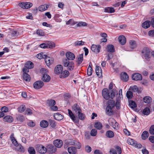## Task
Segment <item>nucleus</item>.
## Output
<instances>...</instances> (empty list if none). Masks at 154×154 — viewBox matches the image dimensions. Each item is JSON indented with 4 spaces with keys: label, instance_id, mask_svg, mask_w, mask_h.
I'll list each match as a JSON object with an SVG mask.
<instances>
[{
    "label": "nucleus",
    "instance_id": "obj_2",
    "mask_svg": "<svg viewBox=\"0 0 154 154\" xmlns=\"http://www.w3.org/2000/svg\"><path fill=\"white\" fill-rule=\"evenodd\" d=\"M63 66L67 68V69L70 71L74 69V63L73 61H69L66 59H63Z\"/></svg>",
    "mask_w": 154,
    "mask_h": 154
},
{
    "label": "nucleus",
    "instance_id": "obj_30",
    "mask_svg": "<svg viewBox=\"0 0 154 154\" xmlns=\"http://www.w3.org/2000/svg\"><path fill=\"white\" fill-rule=\"evenodd\" d=\"M14 134H12L10 136V139L12 142L16 146H17L18 145V144L17 142V141L16 140L15 138L14 137Z\"/></svg>",
    "mask_w": 154,
    "mask_h": 154
},
{
    "label": "nucleus",
    "instance_id": "obj_53",
    "mask_svg": "<svg viewBox=\"0 0 154 154\" xmlns=\"http://www.w3.org/2000/svg\"><path fill=\"white\" fill-rule=\"evenodd\" d=\"M17 147L18 150L19 151L22 152H24V149L21 145L19 144Z\"/></svg>",
    "mask_w": 154,
    "mask_h": 154
},
{
    "label": "nucleus",
    "instance_id": "obj_17",
    "mask_svg": "<svg viewBox=\"0 0 154 154\" xmlns=\"http://www.w3.org/2000/svg\"><path fill=\"white\" fill-rule=\"evenodd\" d=\"M45 59L46 65L48 66L53 62V60L50 57L47 56H46Z\"/></svg>",
    "mask_w": 154,
    "mask_h": 154
},
{
    "label": "nucleus",
    "instance_id": "obj_40",
    "mask_svg": "<svg viewBox=\"0 0 154 154\" xmlns=\"http://www.w3.org/2000/svg\"><path fill=\"white\" fill-rule=\"evenodd\" d=\"M107 106H109L112 107H113L115 106V102L112 100H109L107 102Z\"/></svg>",
    "mask_w": 154,
    "mask_h": 154
},
{
    "label": "nucleus",
    "instance_id": "obj_20",
    "mask_svg": "<svg viewBox=\"0 0 154 154\" xmlns=\"http://www.w3.org/2000/svg\"><path fill=\"white\" fill-rule=\"evenodd\" d=\"M72 109L73 111L78 113L81 112L82 111L80 107L77 104H74L72 106Z\"/></svg>",
    "mask_w": 154,
    "mask_h": 154
},
{
    "label": "nucleus",
    "instance_id": "obj_24",
    "mask_svg": "<svg viewBox=\"0 0 154 154\" xmlns=\"http://www.w3.org/2000/svg\"><path fill=\"white\" fill-rule=\"evenodd\" d=\"M119 41L120 43L122 45H124L126 42V39L125 37L121 35L119 38Z\"/></svg>",
    "mask_w": 154,
    "mask_h": 154
},
{
    "label": "nucleus",
    "instance_id": "obj_36",
    "mask_svg": "<svg viewBox=\"0 0 154 154\" xmlns=\"http://www.w3.org/2000/svg\"><path fill=\"white\" fill-rule=\"evenodd\" d=\"M106 136L108 137L112 138L114 137V134L113 131L109 130L106 131Z\"/></svg>",
    "mask_w": 154,
    "mask_h": 154
},
{
    "label": "nucleus",
    "instance_id": "obj_54",
    "mask_svg": "<svg viewBox=\"0 0 154 154\" xmlns=\"http://www.w3.org/2000/svg\"><path fill=\"white\" fill-rule=\"evenodd\" d=\"M77 25L78 26H86L87 25V24L85 22H79Z\"/></svg>",
    "mask_w": 154,
    "mask_h": 154
},
{
    "label": "nucleus",
    "instance_id": "obj_35",
    "mask_svg": "<svg viewBox=\"0 0 154 154\" xmlns=\"http://www.w3.org/2000/svg\"><path fill=\"white\" fill-rule=\"evenodd\" d=\"M25 66L27 68L31 69L34 67V64L32 62L28 61L26 63Z\"/></svg>",
    "mask_w": 154,
    "mask_h": 154
},
{
    "label": "nucleus",
    "instance_id": "obj_58",
    "mask_svg": "<svg viewBox=\"0 0 154 154\" xmlns=\"http://www.w3.org/2000/svg\"><path fill=\"white\" fill-rule=\"evenodd\" d=\"M92 73V68L88 67L87 70V74L89 76H91Z\"/></svg>",
    "mask_w": 154,
    "mask_h": 154
},
{
    "label": "nucleus",
    "instance_id": "obj_13",
    "mask_svg": "<svg viewBox=\"0 0 154 154\" xmlns=\"http://www.w3.org/2000/svg\"><path fill=\"white\" fill-rule=\"evenodd\" d=\"M68 111L69 116H70V118L74 122L76 123H78V119L77 120L76 119L74 115L72 113V112L69 109H68Z\"/></svg>",
    "mask_w": 154,
    "mask_h": 154
},
{
    "label": "nucleus",
    "instance_id": "obj_38",
    "mask_svg": "<svg viewBox=\"0 0 154 154\" xmlns=\"http://www.w3.org/2000/svg\"><path fill=\"white\" fill-rule=\"evenodd\" d=\"M144 102L147 103H150L152 102V99L151 97L149 96H146L143 98Z\"/></svg>",
    "mask_w": 154,
    "mask_h": 154
},
{
    "label": "nucleus",
    "instance_id": "obj_45",
    "mask_svg": "<svg viewBox=\"0 0 154 154\" xmlns=\"http://www.w3.org/2000/svg\"><path fill=\"white\" fill-rule=\"evenodd\" d=\"M129 105L130 107L132 109L135 108L137 107V105L133 101L129 102Z\"/></svg>",
    "mask_w": 154,
    "mask_h": 154
},
{
    "label": "nucleus",
    "instance_id": "obj_12",
    "mask_svg": "<svg viewBox=\"0 0 154 154\" xmlns=\"http://www.w3.org/2000/svg\"><path fill=\"white\" fill-rule=\"evenodd\" d=\"M53 143L55 146L58 148L61 147L63 144L62 141L59 139H57L54 140Z\"/></svg>",
    "mask_w": 154,
    "mask_h": 154
},
{
    "label": "nucleus",
    "instance_id": "obj_10",
    "mask_svg": "<svg viewBox=\"0 0 154 154\" xmlns=\"http://www.w3.org/2000/svg\"><path fill=\"white\" fill-rule=\"evenodd\" d=\"M142 78V75L139 73H135L132 75V79L133 80H141Z\"/></svg>",
    "mask_w": 154,
    "mask_h": 154
},
{
    "label": "nucleus",
    "instance_id": "obj_22",
    "mask_svg": "<svg viewBox=\"0 0 154 154\" xmlns=\"http://www.w3.org/2000/svg\"><path fill=\"white\" fill-rule=\"evenodd\" d=\"M130 89L133 92H137L138 93H140L141 90V89H139L137 87L136 85H134L133 86L130 87Z\"/></svg>",
    "mask_w": 154,
    "mask_h": 154
},
{
    "label": "nucleus",
    "instance_id": "obj_1",
    "mask_svg": "<svg viewBox=\"0 0 154 154\" xmlns=\"http://www.w3.org/2000/svg\"><path fill=\"white\" fill-rule=\"evenodd\" d=\"M102 94L105 99L108 100L109 98L113 99L115 96L116 92L113 90L110 91L107 88H105L102 90Z\"/></svg>",
    "mask_w": 154,
    "mask_h": 154
},
{
    "label": "nucleus",
    "instance_id": "obj_31",
    "mask_svg": "<svg viewBox=\"0 0 154 154\" xmlns=\"http://www.w3.org/2000/svg\"><path fill=\"white\" fill-rule=\"evenodd\" d=\"M23 80L26 82H29L31 79L30 75L27 73H23Z\"/></svg>",
    "mask_w": 154,
    "mask_h": 154
},
{
    "label": "nucleus",
    "instance_id": "obj_5",
    "mask_svg": "<svg viewBox=\"0 0 154 154\" xmlns=\"http://www.w3.org/2000/svg\"><path fill=\"white\" fill-rule=\"evenodd\" d=\"M36 149L39 153L41 154L45 153L47 151L46 148L41 145H37Z\"/></svg>",
    "mask_w": 154,
    "mask_h": 154
},
{
    "label": "nucleus",
    "instance_id": "obj_27",
    "mask_svg": "<svg viewBox=\"0 0 154 154\" xmlns=\"http://www.w3.org/2000/svg\"><path fill=\"white\" fill-rule=\"evenodd\" d=\"M49 123L46 121L43 120L41 121L40 122V126L42 128H47L48 125Z\"/></svg>",
    "mask_w": 154,
    "mask_h": 154
},
{
    "label": "nucleus",
    "instance_id": "obj_7",
    "mask_svg": "<svg viewBox=\"0 0 154 154\" xmlns=\"http://www.w3.org/2000/svg\"><path fill=\"white\" fill-rule=\"evenodd\" d=\"M44 85V83L42 81H38L34 82L33 85L35 89H38L42 88Z\"/></svg>",
    "mask_w": 154,
    "mask_h": 154
},
{
    "label": "nucleus",
    "instance_id": "obj_61",
    "mask_svg": "<svg viewBox=\"0 0 154 154\" xmlns=\"http://www.w3.org/2000/svg\"><path fill=\"white\" fill-rule=\"evenodd\" d=\"M81 112H79L78 113V117L81 120H83L84 119V115L81 113Z\"/></svg>",
    "mask_w": 154,
    "mask_h": 154
},
{
    "label": "nucleus",
    "instance_id": "obj_8",
    "mask_svg": "<svg viewBox=\"0 0 154 154\" xmlns=\"http://www.w3.org/2000/svg\"><path fill=\"white\" fill-rule=\"evenodd\" d=\"M101 48V46L100 45H92L91 47V50L92 51L97 53H99Z\"/></svg>",
    "mask_w": 154,
    "mask_h": 154
},
{
    "label": "nucleus",
    "instance_id": "obj_29",
    "mask_svg": "<svg viewBox=\"0 0 154 154\" xmlns=\"http://www.w3.org/2000/svg\"><path fill=\"white\" fill-rule=\"evenodd\" d=\"M104 12L108 13H113L115 12V10L112 7H106L104 8Z\"/></svg>",
    "mask_w": 154,
    "mask_h": 154
},
{
    "label": "nucleus",
    "instance_id": "obj_52",
    "mask_svg": "<svg viewBox=\"0 0 154 154\" xmlns=\"http://www.w3.org/2000/svg\"><path fill=\"white\" fill-rule=\"evenodd\" d=\"M25 6V9H28L31 7L32 4L30 2H25L24 4Z\"/></svg>",
    "mask_w": 154,
    "mask_h": 154
},
{
    "label": "nucleus",
    "instance_id": "obj_18",
    "mask_svg": "<svg viewBox=\"0 0 154 154\" xmlns=\"http://www.w3.org/2000/svg\"><path fill=\"white\" fill-rule=\"evenodd\" d=\"M130 49L128 50V51H132V50L135 48L136 47V44L135 41L133 40H131L129 41Z\"/></svg>",
    "mask_w": 154,
    "mask_h": 154
},
{
    "label": "nucleus",
    "instance_id": "obj_44",
    "mask_svg": "<svg viewBox=\"0 0 154 154\" xmlns=\"http://www.w3.org/2000/svg\"><path fill=\"white\" fill-rule=\"evenodd\" d=\"M48 123L50 125L52 128H54L56 125V123L54 120H49Z\"/></svg>",
    "mask_w": 154,
    "mask_h": 154
},
{
    "label": "nucleus",
    "instance_id": "obj_11",
    "mask_svg": "<svg viewBox=\"0 0 154 154\" xmlns=\"http://www.w3.org/2000/svg\"><path fill=\"white\" fill-rule=\"evenodd\" d=\"M63 70V67L62 65H57L54 69V72L56 74H59L61 73Z\"/></svg>",
    "mask_w": 154,
    "mask_h": 154
},
{
    "label": "nucleus",
    "instance_id": "obj_50",
    "mask_svg": "<svg viewBox=\"0 0 154 154\" xmlns=\"http://www.w3.org/2000/svg\"><path fill=\"white\" fill-rule=\"evenodd\" d=\"M126 96L128 99L131 98L133 97V93L132 91H128L126 93Z\"/></svg>",
    "mask_w": 154,
    "mask_h": 154
},
{
    "label": "nucleus",
    "instance_id": "obj_48",
    "mask_svg": "<svg viewBox=\"0 0 154 154\" xmlns=\"http://www.w3.org/2000/svg\"><path fill=\"white\" fill-rule=\"evenodd\" d=\"M46 55L44 54L43 53H41L37 55V57L38 59H41L42 58H45Z\"/></svg>",
    "mask_w": 154,
    "mask_h": 154
},
{
    "label": "nucleus",
    "instance_id": "obj_34",
    "mask_svg": "<svg viewBox=\"0 0 154 154\" xmlns=\"http://www.w3.org/2000/svg\"><path fill=\"white\" fill-rule=\"evenodd\" d=\"M83 54H82L79 55L77 57V62L79 64H80L82 62L83 59Z\"/></svg>",
    "mask_w": 154,
    "mask_h": 154
},
{
    "label": "nucleus",
    "instance_id": "obj_62",
    "mask_svg": "<svg viewBox=\"0 0 154 154\" xmlns=\"http://www.w3.org/2000/svg\"><path fill=\"white\" fill-rule=\"evenodd\" d=\"M84 44V42L82 41H77L74 43V45L76 46L77 45H82Z\"/></svg>",
    "mask_w": 154,
    "mask_h": 154
},
{
    "label": "nucleus",
    "instance_id": "obj_15",
    "mask_svg": "<svg viewBox=\"0 0 154 154\" xmlns=\"http://www.w3.org/2000/svg\"><path fill=\"white\" fill-rule=\"evenodd\" d=\"M129 76L126 73L122 72L121 74V79L124 82H126L128 81Z\"/></svg>",
    "mask_w": 154,
    "mask_h": 154
},
{
    "label": "nucleus",
    "instance_id": "obj_42",
    "mask_svg": "<svg viewBox=\"0 0 154 154\" xmlns=\"http://www.w3.org/2000/svg\"><path fill=\"white\" fill-rule=\"evenodd\" d=\"M120 99L121 97H119L116 99V103L115 104V105L117 109H119L120 106Z\"/></svg>",
    "mask_w": 154,
    "mask_h": 154
},
{
    "label": "nucleus",
    "instance_id": "obj_63",
    "mask_svg": "<svg viewBox=\"0 0 154 154\" xmlns=\"http://www.w3.org/2000/svg\"><path fill=\"white\" fill-rule=\"evenodd\" d=\"M25 113L28 115H31L32 114V111L30 109L27 108L25 111Z\"/></svg>",
    "mask_w": 154,
    "mask_h": 154
},
{
    "label": "nucleus",
    "instance_id": "obj_46",
    "mask_svg": "<svg viewBox=\"0 0 154 154\" xmlns=\"http://www.w3.org/2000/svg\"><path fill=\"white\" fill-rule=\"evenodd\" d=\"M143 114L144 115H148L150 113V109L149 108L146 107L143 110Z\"/></svg>",
    "mask_w": 154,
    "mask_h": 154
},
{
    "label": "nucleus",
    "instance_id": "obj_47",
    "mask_svg": "<svg viewBox=\"0 0 154 154\" xmlns=\"http://www.w3.org/2000/svg\"><path fill=\"white\" fill-rule=\"evenodd\" d=\"M28 152L30 154H35V151L34 148L32 147H29Z\"/></svg>",
    "mask_w": 154,
    "mask_h": 154
},
{
    "label": "nucleus",
    "instance_id": "obj_60",
    "mask_svg": "<svg viewBox=\"0 0 154 154\" xmlns=\"http://www.w3.org/2000/svg\"><path fill=\"white\" fill-rule=\"evenodd\" d=\"M1 111L3 113L4 112H6L8 111V109L7 107L6 106H3L1 108Z\"/></svg>",
    "mask_w": 154,
    "mask_h": 154
},
{
    "label": "nucleus",
    "instance_id": "obj_19",
    "mask_svg": "<svg viewBox=\"0 0 154 154\" xmlns=\"http://www.w3.org/2000/svg\"><path fill=\"white\" fill-rule=\"evenodd\" d=\"M68 151L69 154H75L77 152V150L75 147L71 146L68 148Z\"/></svg>",
    "mask_w": 154,
    "mask_h": 154
},
{
    "label": "nucleus",
    "instance_id": "obj_51",
    "mask_svg": "<svg viewBox=\"0 0 154 154\" xmlns=\"http://www.w3.org/2000/svg\"><path fill=\"white\" fill-rule=\"evenodd\" d=\"M127 142L128 144L134 146L136 142L131 139H129L128 140Z\"/></svg>",
    "mask_w": 154,
    "mask_h": 154
},
{
    "label": "nucleus",
    "instance_id": "obj_43",
    "mask_svg": "<svg viewBox=\"0 0 154 154\" xmlns=\"http://www.w3.org/2000/svg\"><path fill=\"white\" fill-rule=\"evenodd\" d=\"M149 135L148 132L146 131H144L141 135L142 138L143 140H145L147 138Z\"/></svg>",
    "mask_w": 154,
    "mask_h": 154
},
{
    "label": "nucleus",
    "instance_id": "obj_32",
    "mask_svg": "<svg viewBox=\"0 0 154 154\" xmlns=\"http://www.w3.org/2000/svg\"><path fill=\"white\" fill-rule=\"evenodd\" d=\"M4 121L7 122H11L13 121V119L12 117L9 116H5L4 118Z\"/></svg>",
    "mask_w": 154,
    "mask_h": 154
},
{
    "label": "nucleus",
    "instance_id": "obj_26",
    "mask_svg": "<svg viewBox=\"0 0 154 154\" xmlns=\"http://www.w3.org/2000/svg\"><path fill=\"white\" fill-rule=\"evenodd\" d=\"M54 117L56 120L58 121L61 120L63 119V117L62 115L59 113L54 114Z\"/></svg>",
    "mask_w": 154,
    "mask_h": 154
},
{
    "label": "nucleus",
    "instance_id": "obj_21",
    "mask_svg": "<svg viewBox=\"0 0 154 154\" xmlns=\"http://www.w3.org/2000/svg\"><path fill=\"white\" fill-rule=\"evenodd\" d=\"M112 108V107L110 106H107L106 111V113L107 115L111 116L112 114L113 111Z\"/></svg>",
    "mask_w": 154,
    "mask_h": 154
},
{
    "label": "nucleus",
    "instance_id": "obj_16",
    "mask_svg": "<svg viewBox=\"0 0 154 154\" xmlns=\"http://www.w3.org/2000/svg\"><path fill=\"white\" fill-rule=\"evenodd\" d=\"M95 72L97 75L99 77L102 76V72L100 67L98 66H96Z\"/></svg>",
    "mask_w": 154,
    "mask_h": 154
},
{
    "label": "nucleus",
    "instance_id": "obj_55",
    "mask_svg": "<svg viewBox=\"0 0 154 154\" xmlns=\"http://www.w3.org/2000/svg\"><path fill=\"white\" fill-rule=\"evenodd\" d=\"M76 23L72 19H70L66 22V25H74Z\"/></svg>",
    "mask_w": 154,
    "mask_h": 154
},
{
    "label": "nucleus",
    "instance_id": "obj_64",
    "mask_svg": "<svg viewBox=\"0 0 154 154\" xmlns=\"http://www.w3.org/2000/svg\"><path fill=\"white\" fill-rule=\"evenodd\" d=\"M17 32L16 31L14 30L12 31L11 32V35L12 37H16L17 35Z\"/></svg>",
    "mask_w": 154,
    "mask_h": 154
},
{
    "label": "nucleus",
    "instance_id": "obj_41",
    "mask_svg": "<svg viewBox=\"0 0 154 154\" xmlns=\"http://www.w3.org/2000/svg\"><path fill=\"white\" fill-rule=\"evenodd\" d=\"M94 127L97 129L100 130L102 128L103 125L100 122H97L95 123Z\"/></svg>",
    "mask_w": 154,
    "mask_h": 154
},
{
    "label": "nucleus",
    "instance_id": "obj_3",
    "mask_svg": "<svg viewBox=\"0 0 154 154\" xmlns=\"http://www.w3.org/2000/svg\"><path fill=\"white\" fill-rule=\"evenodd\" d=\"M48 70L45 68H42L40 70L41 72L43 74L42 80L44 82H48L50 80V76L47 74Z\"/></svg>",
    "mask_w": 154,
    "mask_h": 154
},
{
    "label": "nucleus",
    "instance_id": "obj_33",
    "mask_svg": "<svg viewBox=\"0 0 154 154\" xmlns=\"http://www.w3.org/2000/svg\"><path fill=\"white\" fill-rule=\"evenodd\" d=\"M48 5H42L38 8L39 10L40 11H43L46 10L48 8Z\"/></svg>",
    "mask_w": 154,
    "mask_h": 154
},
{
    "label": "nucleus",
    "instance_id": "obj_39",
    "mask_svg": "<svg viewBox=\"0 0 154 154\" xmlns=\"http://www.w3.org/2000/svg\"><path fill=\"white\" fill-rule=\"evenodd\" d=\"M47 103L49 106H54L56 104V102L54 100L51 99L47 100Z\"/></svg>",
    "mask_w": 154,
    "mask_h": 154
},
{
    "label": "nucleus",
    "instance_id": "obj_6",
    "mask_svg": "<svg viewBox=\"0 0 154 154\" xmlns=\"http://www.w3.org/2000/svg\"><path fill=\"white\" fill-rule=\"evenodd\" d=\"M54 46L55 45L54 43L51 42L47 44L42 43L40 45V48H52L54 47Z\"/></svg>",
    "mask_w": 154,
    "mask_h": 154
},
{
    "label": "nucleus",
    "instance_id": "obj_4",
    "mask_svg": "<svg viewBox=\"0 0 154 154\" xmlns=\"http://www.w3.org/2000/svg\"><path fill=\"white\" fill-rule=\"evenodd\" d=\"M142 53L144 54L145 59L147 60H149L150 57V50L147 48H144L143 49Z\"/></svg>",
    "mask_w": 154,
    "mask_h": 154
},
{
    "label": "nucleus",
    "instance_id": "obj_59",
    "mask_svg": "<svg viewBox=\"0 0 154 154\" xmlns=\"http://www.w3.org/2000/svg\"><path fill=\"white\" fill-rule=\"evenodd\" d=\"M85 151L88 153L90 152L91 151V147L88 145H87L85 146Z\"/></svg>",
    "mask_w": 154,
    "mask_h": 154
},
{
    "label": "nucleus",
    "instance_id": "obj_37",
    "mask_svg": "<svg viewBox=\"0 0 154 154\" xmlns=\"http://www.w3.org/2000/svg\"><path fill=\"white\" fill-rule=\"evenodd\" d=\"M26 109L25 106L24 105H21L18 108L17 110L19 112L22 113L25 111Z\"/></svg>",
    "mask_w": 154,
    "mask_h": 154
},
{
    "label": "nucleus",
    "instance_id": "obj_9",
    "mask_svg": "<svg viewBox=\"0 0 154 154\" xmlns=\"http://www.w3.org/2000/svg\"><path fill=\"white\" fill-rule=\"evenodd\" d=\"M66 56L67 58L66 59L69 60H72L75 58V55L73 53L69 51L66 53Z\"/></svg>",
    "mask_w": 154,
    "mask_h": 154
},
{
    "label": "nucleus",
    "instance_id": "obj_57",
    "mask_svg": "<svg viewBox=\"0 0 154 154\" xmlns=\"http://www.w3.org/2000/svg\"><path fill=\"white\" fill-rule=\"evenodd\" d=\"M97 134V131L95 129H92L91 132V134L92 136H95Z\"/></svg>",
    "mask_w": 154,
    "mask_h": 154
},
{
    "label": "nucleus",
    "instance_id": "obj_28",
    "mask_svg": "<svg viewBox=\"0 0 154 154\" xmlns=\"http://www.w3.org/2000/svg\"><path fill=\"white\" fill-rule=\"evenodd\" d=\"M150 21L149 20L146 21L142 24V27L145 29L148 28L150 26Z\"/></svg>",
    "mask_w": 154,
    "mask_h": 154
},
{
    "label": "nucleus",
    "instance_id": "obj_49",
    "mask_svg": "<svg viewBox=\"0 0 154 154\" xmlns=\"http://www.w3.org/2000/svg\"><path fill=\"white\" fill-rule=\"evenodd\" d=\"M108 122L109 125L112 127L115 123L116 122V121L113 118H110L109 119Z\"/></svg>",
    "mask_w": 154,
    "mask_h": 154
},
{
    "label": "nucleus",
    "instance_id": "obj_56",
    "mask_svg": "<svg viewBox=\"0 0 154 154\" xmlns=\"http://www.w3.org/2000/svg\"><path fill=\"white\" fill-rule=\"evenodd\" d=\"M149 132L151 134H154V125H152L150 128Z\"/></svg>",
    "mask_w": 154,
    "mask_h": 154
},
{
    "label": "nucleus",
    "instance_id": "obj_25",
    "mask_svg": "<svg viewBox=\"0 0 154 154\" xmlns=\"http://www.w3.org/2000/svg\"><path fill=\"white\" fill-rule=\"evenodd\" d=\"M69 72L66 70H65L62 72L61 73L60 77V78H65L67 77L69 75Z\"/></svg>",
    "mask_w": 154,
    "mask_h": 154
},
{
    "label": "nucleus",
    "instance_id": "obj_23",
    "mask_svg": "<svg viewBox=\"0 0 154 154\" xmlns=\"http://www.w3.org/2000/svg\"><path fill=\"white\" fill-rule=\"evenodd\" d=\"M106 49L107 52L113 53L115 51V49L114 46L112 45H109L107 46Z\"/></svg>",
    "mask_w": 154,
    "mask_h": 154
},
{
    "label": "nucleus",
    "instance_id": "obj_14",
    "mask_svg": "<svg viewBox=\"0 0 154 154\" xmlns=\"http://www.w3.org/2000/svg\"><path fill=\"white\" fill-rule=\"evenodd\" d=\"M47 150L50 153H53L56 151V149L52 145H48Z\"/></svg>",
    "mask_w": 154,
    "mask_h": 154
}]
</instances>
